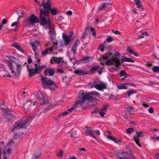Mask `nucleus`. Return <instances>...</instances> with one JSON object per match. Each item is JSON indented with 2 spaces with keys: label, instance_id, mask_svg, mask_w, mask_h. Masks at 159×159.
Segmentation results:
<instances>
[{
  "label": "nucleus",
  "instance_id": "7ed1b4c3",
  "mask_svg": "<svg viewBox=\"0 0 159 159\" xmlns=\"http://www.w3.org/2000/svg\"><path fill=\"white\" fill-rule=\"evenodd\" d=\"M82 99L81 100V102H84L86 99H87L90 102L97 101V100L90 96L94 95L96 97H98L99 98H101L100 94L98 92L93 91L90 92L89 93L84 94V93H81Z\"/></svg>",
  "mask_w": 159,
  "mask_h": 159
},
{
  "label": "nucleus",
  "instance_id": "09e8293b",
  "mask_svg": "<svg viewBox=\"0 0 159 159\" xmlns=\"http://www.w3.org/2000/svg\"><path fill=\"white\" fill-rule=\"evenodd\" d=\"M20 23L19 21L18 20L16 22H13L11 25V26H17L19 25Z\"/></svg>",
  "mask_w": 159,
  "mask_h": 159
},
{
  "label": "nucleus",
  "instance_id": "ea45409f",
  "mask_svg": "<svg viewBox=\"0 0 159 159\" xmlns=\"http://www.w3.org/2000/svg\"><path fill=\"white\" fill-rule=\"evenodd\" d=\"M127 110L130 114H132L134 112V110L132 107H129L127 108Z\"/></svg>",
  "mask_w": 159,
  "mask_h": 159
},
{
  "label": "nucleus",
  "instance_id": "f03ea898",
  "mask_svg": "<svg viewBox=\"0 0 159 159\" xmlns=\"http://www.w3.org/2000/svg\"><path fill=\"white\" fill-rule=\"evenodd\" d=\"M30 117L27 118H23L17 121L11 128V130L12 131L21 129H26L30 122L32 121Z\"/></svg>",
  "mask_w": 159,
  "mask_h": 159
},
{
  "label": "nucleus",
  "instance_id": "6e6d98bb",
  "mask_svg": "<svg viewBox=\"0 0 159 159\" xmlns=\"http://www.w3.org/2000/svg\"><path fill=\"white\" fill-rule=\"evenodd\" d=\"M107 138L109 139H116L115 138L112 137L111 135H108L107 136Z\"/></svg>",
  "mask_w": 159,
  "mask_h": 159
},
{
  "label": "nucleus",
  "instance_id": "3c124183",
  "mask_svg": "<svg viewBox=\"0 0 159 159\" xmlns=\"http://www.w3.org/2000/svg\"><path fill=\"white\" fill-rule=\"evenodd\" d=\"M140 140H134L135 142L136 143L139 147H141L142 146L140 144L141 142L139 141Z\"/></svg>",
  "mask_w": 159,
  "mask_h": 159
},
{
  "label": "nucleus",
  "instance_id": "58836bf2",
  "mask_svg": "<svg viewBox=\"0 0 159 159\" xmlns=\"http://www.w3.org/2000/svg\"><path fill=\"white\" fill-rule=\"evenodd\" d=\"M152 70L154 72H159V66H154L152 67Z\"/></svg>",
  "mask_w": 159,
  "mask_h": 159
},
{
  "label": "nucleus",
  "instance_id": "c03bdc74",
  "mask_svg": "<svg viewBox=\"0 0 159 159\" xmlns=\"http://www.w3.org/2000/svg\"><path fill=\"white\" fill-rule=\"evenodd\" d=\"M48 78L47 77H44L43 76H41V80L43 82V83L44 84H45L47 82Z\"/></svg>",
  "mask_w": 159,
  "mask_h": 159
},
{
  "label": "nucleus",
  "instance_id": "cd10ccee",
  "mask_svg": "<svg viewBox=\"0 0 159 159\" xmlns=\"http://www.w3.org/2000/svg\"><path fill=\"white\" fill-rule=\"evenodd\" d=\"M134 0L136 1V5L137 6V7L141 10H143V8L141 2L139 0Z\"/></svg>",
  "mask_w": 159,
  "mask_h": 159
},
{
  "label": "nucleus",
  "instance_id": "72a5a7b5",
  "mask_svg": "<svg viewBox=\"0 0 159 159\" xmlns=\"http://www.w3.org/2000/svg\"><path fill=\"white\" fill-rule=\"evenodd\" d=\"M120 74L121 77L124 76L126 78L128 76V74L125 70H121L120 72Z\"/></svg>",
  "mask_w": 159,
  "mask_h": 159
},
{
  "label": "nucleus",
  "instance_id": "5fc2aeb1",
  "mask_svg": "<svg viewBox=\"0 0 159 159\" xmlns=\"http://www.w3.org/2000/svg\"><path fill=\"white\" fill-rule=\"evenodd\" d=\"M107 41L108 42H111L113 40V39L111 37H108L107 39Z\"/></svg>",
  "mask_w": 159,
  "mask_h": 159
},
{
  "label": "nucleus",
  "instance_id": "20e7f679",
  "mask_svg": "<svg viewBox=\"0 0 159 159\" xmlns=\"http://www.w3.org/2000/svg\"><path fill=\"white\" fill-rule=\"evenodd\" d=\"M8 66L11 70V72L15 74L16 77L18 76L21 69V66L13 61L8 62Z\"/></svg>",
  "mask_w": 159,
  "mask_h": 159
},
{
  "label": "nucleus",
  "instance_id": "dca6fc26",
  "mask_svg": "<svg viewBox=\"0 0 159 159\" xmlns=\"http://www.w3.org/2000/svg\"><path fill=\"white\" fill-rule=\"evenodd\" d=\"M35 67L36 70L37 72L39 73L41 71L42 69L45 68L46 67L45 65H43L40 66V65H37V64H35Z\"/></svg>",
  "mask_w": 159,
  "mask_h": 159
},
{
  "label": "nucleus",
  "instance_id": "69168bd1",
  "mask_svg": "<svg viewBox=\"0 0 159 159\" xmlns=\"http://www.w3.org/2000/svg\"><path fill=\"white\" fill-rule=\"evenodd\" d=\"M7 22V20L6 19H4L2 21V24H5Z\"/></svg>",
  "mask_w": 159,
  "mask_h": 159
},
{
  "label": "nucleus",
  "instance_id": "7c9ffc66",
  "mask_svg": "<svg viewBox=\"0 0 159 159\" xmlns=\"http://www.w3.org/2000/svg\"><path fill=\"white\" fill-rule=\"evenodd\" d=\"M51 49L50 48H48L42 52V55L43 56H45L47 55V54L50 52H51Z\"/></svg>",
  "mask_w": 159,
  "mask_h": 159
},
{
  "label": "nucleus",
  "instance_id": "bb28decb",
  "mask_svg": "<svg viewBox=\"0 0 159 159\" xmlns=\"http://www.w3.org/2000/svg\"><path fill=\"white\" fill-rule=\"evenodd\" d=\"M41 155L40 152H36L33 155L32 159H39Z\"/></svg>",
  "mask_w": 159,
  "mask_h": 159
},
{
  "label": "nucleus",
  "instance_id": "9b49d317",
  "mask_svg": "<svg viewBox=\"0 0 159 159\" xmlns=\"http://www.w3.org/2000/svg\"><path fill=\"white\" fill-rule=\"evenodd\" d=\"M84 130L85 133L89 135L90 136L92 137L93 138H96L93 132H92V128L91 127H86L84 128Z\"/></svg>",
  "mask_w": 159,
  "mask_h": 159
},
{
  "label": "nucleus",
  "instance_id": "1a4fd4ad",
  "mask_svg": "<svg viewBox=\"0 0 159 159\" xmlns=\"http://www.w3.org/2000/svg\"><path fill=\"white\" fill-rule=\"evenodd\" d=\"M25 65H26V63H25L24 66H25ZM27 70L29 73V76L31 77L35 75L37 73L36 69H33L30 65H26Z\"/></svg>",
  "mask_w": 159,
  "mask_h": 159
},
{
  "label": "nucleus",
  "instance_id": "423d86ee",
  "mask_svg": "<svg viewBox=\"0 0 159 159\" xmlns=\"http://www.w3.org/2000/svg\"><path fill=\"white\" fill-rule=\"evenodd\" d=\"M106 64L109 65H113L116 67H118L120 65L119 59L117 57H114L113 58L112 61L107 60L106 61Z\"/></svg>",
  "mask_w": 159,
  "mask_h": 159
},
{
  "label": "nucleus",
  "instance_id": "4c0bfd02",
  "mask_svg": "<svg viewBox=\"0 0 159 159\" xmlns=\"http://www.w3.org/2000/svg\"><path fill=\"white\" fill-rule=\"evenodd\" d=\"M77 48L72 46L71 48L70 52H72L74 54L76 53Z\"/></svg>",
  "mask_w": 159,
  "mask_h": 159
},
{
  "label": "nucleus",
  "instance_id": "f257e3e1",
  "mask_svg": "<svg viewBox=\"0 0 159 159\" xmlns=\"http://www.w3.org/2000/svg\"><path fill=\"white\" fill-rule=\"evenodd\" d=\"M50 0H47L46 4H45V1L43 0L41 5H39L40 12V18L44 24H49L50 20L48 18V14L49 11L53 15H56L58 12L57 9L55 8H50Z\"/></svg>",
  "mask_w": 159,
  "mask_h": 159
},
{
  "label": "nucleus",
  "instance_id": "5701e85b",
  "mask_svg": "<svg viewBox=\"0 0 159 159\" xmlns=\"http://www.w3.org/2000/svg\"><path fill=\"white\" fill-rule=\"evenodd\" d=\"M107 107L106 106L104 107L100 110L99 112V115L102 117L104 116V114L107 113Z\"/></svg>",
  "mask_w": 159,
  "mask_h": 159
},
{
  "label": "nucleus",
  "instance_id": "680f3d73",
  "mask_svg": "<svg viewBox=\"0 0 159 159\" xmlns=\"http://www.w3.org/2000/svg\"><path fill=\"white\" fill-rule=\"evenodd\" d=\"M48 111H49L48 108H45L43 110V113H45L47 112Z\"/></svg>",
  "mask_w": 159,
  "mask_h": 159
},
{
  "label": "nucleus",
  "instance_id": "8fccbe9b",
  "mask_svg": "<svg viewBox=\"0 0 159 159\" xmlns=\"http://www.w3.org/2000/svg\"><path fill=\"white\" fill-rule=\"evenodd\" d=\"M90 31L92 33V34L93 36H95L96 34V32L95 29L93 27L90 28Z\"/></svg>",
  "mask_w": 159,
  "mask_h": 159
},
{
  "label": "nucleus",
  "instance_id": "e2e57ef3",
  "mask_svg": "<svg viewBox=\"0 0 159 159\" xmlns=\"http://www.w3.org/2000/svg\"><path fill=\"white\" fill-rule=\"evenodd\" d=\"M7 152L8 154L11 153V148H9L7 150Z\"/></svg>",
  "mask_w": 159,
  "mask_h": 159
},
{
  "label": "nucleus",
  "instance_id": "338daca9",
  "mask_svg": "<svg viewBox=\"0 0 159 159\" xmlns=\"http://www.w3.org/2000/svg\"><path fill=\"white\" fill-rule=\"evenodd\" d=\"M76 134V131L74 132L73 133L71 134L70 135V136L71 138L73 137Z\"/></svg>",
  "mask_w": 159,
  "mask_h": 159
},
{
  "label": "nucleus",
  "instance_id": "9d476101",
  "mask_svg": "<svg viewBox=\"0 0 159 159\" xmlns=\"http://www.w3.org/2000/svg\"><path fill=\"white\" fill-rule=\"evenodd\" d=\"M63 38L64 41V44L65 46L69 45L71 40L72 35L69 34V35H63Z\"/></svg>",
  "mask_w": 159,
  "mask_h": 159
},
{
  "label": "nucleus",
  "instance_id": "e433bc0d",
  "mask_svg": "<svg viewBox=\"0 0 159 159\" xmlns=\"http://www.w3.org/2000/svg\"><path fill=\"white\" fill-rule=\"evenodd\" d=\"M54 83L52 80H48L47 81V82L45 84L46 85L48 86L53 85Z\"/></svg>",
  "mask_w": 159,
  "mask_h": 159
},
{
  "label": "nucleus",
  "instance_id": "c85d7f7f",
  "mask_svg": "<svg viewBox=\"0 0 159 159\" xmlns=\"http://www.w3.org/2000/svg\"><path fill=\"white\" fill-rule=\"evenodd\" d=\"M111 55V52L106 53L103 55H102V57L103 60H107L109 57Z\"/></svg>",
  "mask_w": 159,
  "mask_h": 159
},
{
  "label": "nucleus",
  "instance_id": "a18cd8bd",
  "mask_svg": "<svg viewBox=\"0 0 159 159\" xmlns=\"http://www.w3.org/2000/svg\"><path fill=\"white\" fill-rule=\"evenodd\" d=\"M80 41L79 40L77 39L75 41L73 46L77 48V46L80 44Z\"/></svg>",
  "mask_w": 159,
  "mask_h": 159
},
{
  "label": "nucleus",
  "instance_id": "a19ab883",
  "mask_svg": "<svg viewBox=\"0 0 159 159\" xmlns=\"http://www.w3.org/2000/svg\"><path fill=\"white\" fill-rule=\"evenodd\" d=\"M125 152H119L117 151L114 152V153L115 155H116L118 157L120 155H123V154H124Z\"/></svg>",
  "mask_w": 159,
  "mask_h": 159
},
{
  "label": "nucleus",
  "instance_id": "864d4df0",
  "mask_svg": "<svg viewBox=\"0 0 159 159\" xmlns=\"http://www.w3.org/2000/svg\"><path fill=\"white\" fill-rule=\"evenodd\" d=\"M114 143H117V144H120L121 142V140H112Z\"/></svg>",
  "mask_w": 159,
  "mask_h": 159
},
{
  "label": "nucleus",
  "instance_id": "393cba45",
  "mask_svg": "<svg viewBox=\"0 0 159 159\" xmlns=\"http://www.w3.org/2000/svg\"><path fill=\"white\" fill-rule=\"evenodd\" d=\"M12 46H13L15 48H16L17 50H18L19 51L21 52L22 53H24V51L23 50L22 48L17 43H15V44L12 45Z\"/></svg>",
  "mask_w": 159,
  "mask_h": 159
},
{
  "label": "nucleus",
  "instance_id": "f3484780",
  "mask_svg": "<svg viewBox=\"0 0 159 159\" xmlns=\"http://www.w3.org/2000/svg\"><path fill=\"white\" fill-rule=\"evenodd\" d=\"M100 68V66L98 65H94L92 66L89 71L90 72V74L94 73L96 71H97Z\"/></svg>",
  "mask_w": 159,
  "mask_h": 159
},
{
  "label": "nucleus",
  "instance_id": "0e129e2a",
  "mask_svg": "<svg viewBox=\"0 0 159 159\" xmlns=\"http://www.w3.org/2000/svg\"><path fill=\"white\" fill-rule=\"evenodd\" d=\"M27 62L29 64L31 63L32 62V59L30 57L29 58L27 59Z\"/></svg>",
  "mask_w": 159,
  "mask_h": 159
},
{
  "label": "nucleus",
  "instance_id": "de8ad7c7",
  "mask_svg": "<svg viewBox=\"0 0 159 159\" xmlns=\"http://www.w3.org/2000/svg\"><path fill=\"white\" fill-rule=\"evenodd\" d=\"M16 11L17 12V14H18L19 15V16H18V19H17V20H18L21 17H22V15H19V14H20L21 15H23L24 13V12H19L20 11L19 10H18V11Z\"/></svg>",
  "mask_w": 159,
  "mask_h": 159
},
{
  "label": "nucleus",
  "instance_id": "4be33fe9",
  "mask_svg": "<svg viewBox=\"0 0 159 159\" xmlns=\"http://www.w3.org/2000/svg\"><path fill=\"white\" fill-rule=\"evenodd\" d=\"M129 84V83H125L122 84L121 85H118L117 86V88L118 89H127L128 87L125 86V85H128Z\"/></svg>",
  "mask_w": 159,
  "mask_h": 159
},
{
  "label": "nucleus",
  "instance_id": "ddd939ff",
  "mask_svg": "<svg viewBox=\"0 0 159 159\" xmlns=\"http://www.w3.org/2000/svg\"><path fill=\"white\" fill-rule=\"evenodd\" d=\"M94 86L96 89L99 90H101L102 89H106L107 87L106 84L104 83L96 84Z\"/></svg>",
  "mask_w": 159,
  "mask_h": 159
},
{
  "label": "nucleus",
  "instance_id": "603ef678",
  "mask_svg": "<svg viewBox=\"0 0 159 159\" xmlns=\"http://www.w3.org/2000/svg\"><path fill=\"white\" fill-rule=\"evenodd\" d=\"M34 52V57L36 59H37V61L39 62L40 60L39 59V56L37 52Z\"/></svg>",
  "mask_w": 159,
  "mask_h": 159
},
{
  "label": "nucleus",
  "instance_id": "13d9d810",
  "mask_svg": "<svg viewBox=\"0 0 159 159\" xmlns=\"http://www.w3.org/2000/svg\"><path fill=\"white\" fill-rule=\"evenodd\" d=\"M74 109V108H73L72 107L70 108L67 111H68V112L70 114L71 112Z\"/></svg>",
  "mask_w": 159,
  "mask_h": 159
},
{
  "label": "nucleus",
  "instance_id": "4468645a",
  "mask_svg": "<svg viewBox=\"0 0 159 159\" xmlns=\"http://www.w3.org/2000/svg\"><path fill=\"white\" fill-rule=\"evenodd\" d=\"M74 72L75 74H78L80 75L90 74V72L89 71H85L84 70H75L74 71Z\"/></svg>",
  "mask_w": 159,
  "mask_h": 159
},
{
  "label": "nucleus",
  "instance_id": "c756f323",
  "mask_svg": "<svg viewBox=\"0 0 159 159\" xmlns=\"http://www.w3.org/2000/svg\"><path fill=\"white\" fill-rule=\"evenodd\" d=\"M126 50L128 52H129L131 54H133L136 57L138 56V54L136 52H134V50L130 47H128V48L126 49Z\"/></svg>",
  "mask_w": 159,
  "mask_h": 159
},
{
  "label": "nucleus",
  "instance_id": "b1692460",
  "mask_svg": "<svg viewBox=\"0 0 159 159\" xmlns=\"http://www.w3.org/2000/svg\"><path fill=\"white\" fill-rule=\"evenodd\" d=\"M135 133H136V135L134 136V139H138L143 136V133L141 132H138L136 130L135 132Z\"/></svg>",
  "mask_w": 159,
  "mask_h": 159
},
{
  "label": "nucleus",
  "instance_id": "bf43d9fd",
  "mask_svg": "<svg viewBox=\"0 0 159 159\" xmlns=\"http://www.w3.org/2000/svg\"><path fill=\"white\" fill-rule=\"evenodd\" d=\"M86 35V33L85 32H84L82 34L81 38L83 39L85 38Z\"/></svg>",
  "mask_w": 159,
  "mask_h": 159
},
{
  "label": "nucleus",
  "instance_id": "f704fd0d",
  "mask_svg": "<svg viewBox=\"0 0 159 159\" xmlns=\"http://www.w3.org/2000/svg\"><path fill=\"white\" fill-rule=\"evenodd\" d=\"M135 131L136 129L132 128H128L126 130V132L128 134H131L132 132H135Z\"/></svg>",
  "mask_w": 159,
  "mask_h": 159
},
{
  "label": "nucleus",
  "instance_id": "79ce46f5",
  "mask_svg": "<svg viewBox=\"0 0 159 159\" xmlns=\"http://www.w3.org/2000/svg\"><path fill=\"white\" fill-rule=\"evenodd\" d=\"M83 103V102H81V101H80L77 100L76 101V102L74 104V106L73 107H72L73 108H74V109L77 106L78 104L79 103H80L81 105H82L83 104H82Z\"/></svg>",
  "mask_w": 159,
  "mask_h": 159
},
{
  "label": "nucleus",
  "instance_id": "052dcab7",
  "mask_svg": "<svg viewBox=\"0 0 159 159\" xmlns=\"http://www.w3.org/2000/svg\"><path fill=\"white\" fill-rule=\"evenodd\" d=\"M102 68L100 67V69H99L97 71L99 75L101 74L102 73Z\"/></svg>",
  "mask_w": 159,
  "mask_h": 159
},
{
  "label": "nucleus",
  "instance_id": "a878e982",
  "mask_svg": "<svg viewBox=\"0 0 159 159\" xmlns=\"http://www.w3.org/2000/svg\"><path fill=\"white\" fill-rule=\"evenodd\" d=\"M124 62H134V61L132 59L127 58L125 57H124L121 60V62L123 63Z\"/></svg>",
  "mask_w": 159,
  "mask_h": 159
},
{
  "label": "nucleus",
  "instance_id": "0eeeda50",
  "mask_svg": "<svg viewBox=\"0 0 159 159\" xmlns=\"http://www.w3.org/2000/svg\"><path fill=\"white\" fill-rule=\"evenodd\" d=\"M36 98L39 100L40 104H46L48 103L46 98H45V95L41 92L38 93L37 95L36 96Z\"/></svg>",
  "mask_w": 159,
  "mask_h": 159
},
{
  "label": "nucleus",
  "instance_id": "2f4dec72",
  "mask_svg": "<svg viewBox=\"0 0 159 159\" xmlns=\"http://www.w3.org/2000/svg\"><path fill=\"white\" fill-rule=\"evenodd\" d=\"M107 4L106 3H103L101 4L98 7V10L101 11L107 7Z\"/></svg>",
  "mask_w": 159,
  "mask_h": 159
},
{
  "label": "nucleus",
  "instance_id": "6ab92c4d",
  "mask_svg": "<svg viewBox=\"0 0 159 159\" xmlns=\"http://www.w3.org/2000/svg\"><path fill=\"white\" fill-rule=\"evenodd\" d=\"M48 34H49V37L50 38V40L53 41V39L55 38V35L53 31L51 29H50V31H49Z\"/></svg>",
  "mask_w": 159,
  "mask_h": 159
},
{
  "label": "nucleus",
  "instance_id": "2eb2a0df",
  "mask_svg": "<svg viewBox=\"0 0 159 159\" xmlns=\"http://www.w3.org/2000/svg\"><path fill=\"white\" fill-rule=\"evenodd\" d=\"M13 140H11L7 144V147L10 148L12 149H14L16 146L15 142Z\"/></svg>",
  "mask_w": 159,
  "mask_h": 159
},
{
  "label": "nucleus",
  "instance_id": "774afa93",
  "mask_svg": "<svg viewBox=\"0 0 159 159\" xmlns=\"http://www.w3.org/2000/svg\"><path fill=\"white\" fill-rule=\"evenodd\" d=\"M155 157L157 159H159V154L157 153L155 155Z\"/></svg>",
  "mask_w": 159,
  "mask_h": 159
},
{
  "label": "nucleus",
  "instance_id": "412c9836",
  "mask_svg": "<svg viewBox=\"0 0 159 159\" xmlns=\"http://www.w3.org/2000/svg\"><path fill=\"white\" fill-rule=\"evenodd\" d=\"M106 43V42H104L101 44L98 48L99 50H101L102 52L105 50V49H107V48Z\"/></svg>",
  "mask_w": 159,
  "mask_h": 159
},
{
  "label": "nucleus",
  "instance_id": "39448f33",
  "mask_svg": "<svg viewBox=\"0 0 159 159\" xmlns=\"http://www.w3.org/2000/svg\"><path fill=\"white\" fill-rule=\"evenodd\" d=\"M39 21L38 18L34 14L30 16V17L25 20L26 25L30 26L31 25H34L35 23H38Z\"/></svg>",
  "mask_w": 159,
  "mask_h": 159
},
{
  "label": "nucleus",
  "instance_id": "49530a36",
  "mask_svg": "<svg viewBox=\"0 0 159 159\" xmlns=\"http://www.w3.org/2000/svg\"><path fill=\"white\" fill-rule=\"evenodd\" d=\"M30 45L33 48V49L34 52H36V49L35 47V44L34 43H31Z\"/></svg>",
  "mask_w": 159,
  "mask_h": 159
},
{
  "label": "nucleus",
  "instance_id": "473e14b6",
  "mask_svg": "<svg viewBox=\"0 0 159 159\" xmlns=\"http://www.w3.org/2000/svg\"><path fill=\"white\" fill-rule=\"evenodd\" d=\"M53 46L52 48H51L52 51L53 50L57 49L58 48V46L57 45V41L53 42Z\"/></svg>",
  "mask_w": 159,
  "mask_h": 159
},
{
  "label": "nucleus",
  "instance_id": "aec40b11",
  "mask_svg": "<svg viewBox=\"0 0 159 159\" xmlns=\"http://www.w3.org/2000/svg\"><path fill=\"white\" fill-rule=\"evenodd\" d=\"M32 104V102L29 101L26 102L23 105V107L25 110L28 111L30 108V106Z\"/></svg>",
  "mask_w": 159,
  "mask_h": 159
},
{
  "label": "nucleus",
  "instance_id": "c9c22d12",
  "mask_svg": "<svg viewBox=\"0 0 159 159\" xmlns=\"http://www.w3.org/2000/svg\"><path fill=\"white\" fill-rule=\"evenodd\" d=\"M135 93V91L133 90H131L130 91H128L126 93L128 97H129L131 95Z\"/></svg>",
  "mask_w": 159,
  "mask_h": 159
},
{
  "label": "nucleus",
  "instance_id": "4d7b16f0",
  "mask_svg": "<svg viewBox=\"0 0 159 159\" xmlns=\"http://www.w3.org/2000/svg\"><path fill=\"white\" fill-rule=\"evenodd\" d=\"M149 112L150 113H153V109L152 107H150L148 109Z\"/></svg>",
  "mask_w": 159,
  "mask_h": 159
},
{
  "label": "nucleus",
  "instance_id": "37998d69",
  "mask_svg": "<svg viewBox=\"0 0 159 159\" xmlns=\"http://www.w3.org/2000/svg\"><path fill=\"white\" fill-rule=\"evenodd\" d=\"M69 114V113L68 112V111H66L63 112H62L61 115H60L58 116V117H59V118H60L62 116H66Z\"/></svg>",
  "mask_w": 159,
  "mask_h": 159
},
{
  "label": "nucleus",
  "instance_id": "f8f14e48",
  "mask_svg": "<svg viewBox=\"0 0 159 159\" xmlns=\"http://www.w3.org/2000/svg\"><path fill=\"white\" fill-rule=\"evenodd\" d=\"M62 59L60 57H52L50 61L52 64L53 63L55 64H59L61 63L62 61Z\"/></svg>",
  "mask_w": 159,
  "mask_h": 159
},
{
  "label": "nucleus",
  "instance_id": "a211bd4d",
  "mask_svg": "<svg viewBox=\"0 0 159 159\" xmlns=\"http://www.w3.org/2000/svg\"><path fill=\"white\" fill-rule=\"evenodd\" d=\"M44 73L46 75H53L55 74V72L54 70L51 69H47L44 71Z\"/></svg>",
  "mask_w": 159,
  "mask_h": 159
},
{
  "label": "nucleus",
  "instance_id": "6e6552de",
  "mask_svg": "<svg viewBox=\"0 0 159 159\" xmlns=\"http://www.w3.org/2000/svg\"><path fill=\"white\" fill-rule=\"evenodd\" d=\"M123 154V157L120 156L118 157V159H134V156L133 155L132 152L131 150L129 149L128 152H125Z\"/></svg>",
  "mask_w": 159,
  "mask_h": 159
}]
</instances>
